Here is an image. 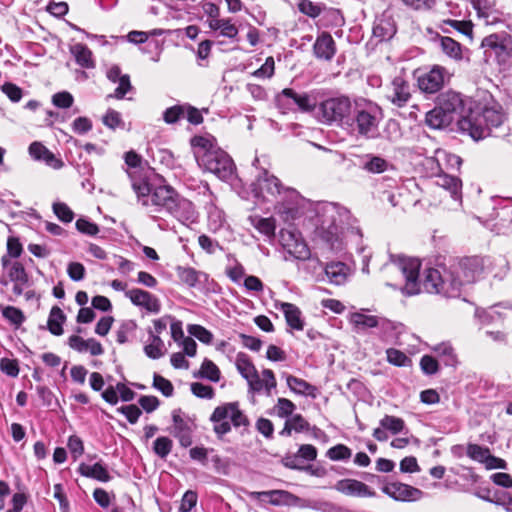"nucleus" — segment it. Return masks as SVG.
Segmentation results:
<instances>
[{
  "label": "nucleus",
  "instance_id": "4c0bfd02",
  "mask_svg": "<svg viewBox=\"0 0 512 512\" xmlns=\"http://www.w3.org/2000/svg\"><path fill=\"white\" fill-rule=\"evenodd\" d=\"M288 387L295 393L300 395H312L315 387L303 379L289 375L286 378Z\"/></svg>",
  "mask_w": 512,
  "mask_h": 512
},
{
  "label": "nucleus",
  "instance_id": "a18cd8bd",
  "mask_svg": "<svg viewBox=\"0 0 512 512\" xmlns=\"http://www.w3.org/2000/svg\"><path fill=\"white\" fill-rule=\"evenodd\" d=\"M351 455V449L343 444L335 445L327 451V457L333 461L347 460Z\"/></svg>",
  "mask_w": 512,
  "mask_h": 512
},
{
  "label": "nucleus",
  "instance_id": "f03ea898",
  "mask_svg": "<svg viewBox=\"0 0 512 512\" xmlns=\"http://www.w3.org/2000/svg\"><path fill=\"white\" fill-rule=\"evenodd\" d=\"M321 222L315 229V237L331 251L343 249L344 233L362 237L361 230L354 223L356 220L350 211L335 203H327L321 207Z\"/></svg>",
  "mask_w": 512,
  "mask_h": 512
},
{
  "label": "nucleus",
  "instance_id": "8fccbe9b",
  "mask_svg": "<svg viewBox=\"0 0 512 512\" xmlns=\"http://www.w3.org/2000/svg\"><path fill=\"white\" fill-rule=\"evenodd\" d=\"M254 227L266 236H274L275 233V220L273 218H259L254 223Z\"/></svg>",
  "mask_w": 512,
  "mask_h": 512
},
{
  "label": "nucleus",
  "instance_id": "0e129e2a",
  "mask_svg": "<svg viewBox=\"0 0 512 512\" xmlns=\"http://www.w3.org/2000/svg\"><path fill=\"white\" fill-rule=\"evenodd\" d=\"M196 503L197 493L192 490H188L182 497L179 509L181 512H190L195 507Z\"/></svg>",
  "mask_w": 512,
  "mask_h": 512
},
{
  "label": "nucleus",
  "instance_id": "e2e57ef3",
  "mask_svg": "<svg viewBox=\"0 0 512 512\" xmlns=\"http://www.w3.org/2000/svg\"><path fill=\"white\" fill-rule=\"evenodd\" d=\"M233 408L232 403L225 404L223 406H218L213 411L210 420L214 423L225 421L230 417V411Z\"/></svg>",
  "mask_w": 512,
  "mask_h": 512
},
{
  "label": "nucleus",
  "instance_id": "de8ad7c7",
  "mask_svg": "<svg viewBox=\"0 0 512 512\" xmlns=\"http://www.w3.org/2000/svg\"><path fill=\"white\" fill-rule=\"evenodd\" d=\"M352 322L362 328H374L379 324V320L376 316L365 315L361 313H355L352 315Z\"/></svg>",
  "mask_w": 512,
  "mask_h": 512
},
{
  "label": "nucleus",
  "instance_id": "0eeeda50",
  "mask_svg": "<svg viewBox=\"0 0 512 512\" xmlns=\"http://www.w3.org/2000/svg\"><path fill=\"white\" fill-rule=\"evenodd\" d=\"M352 103L349 97L341 95L322 101L319 105V113L323 123L343 126L350 124Z\"/></svg>",
  "mask_w": 512,
  "mask_h": 512
},
{
  "label": "nucleus",
  "instance_id": "20e7f679",
  "mask_svg": "<svg viewBox=\"0 0 512 512\" xmlns=\"http://www.w3.org/2000/svg\"><path fill=\"white\" fill-rule=\"evenodd\" d=\"M235 365L238 372L247 381L249 392L259 393L264 390L267 396H271L272 389L277 385L274 372L271 369H264L260 376L249 356L242 352L237 354Z\"/></svg>",
  "mask_w": 512,
  "mask_h": 512
},
{
  "label": "nucleus",
  "instance_id": "864d4df0",
  "mask_svg": "<svg viewBox=\"0 0 512 512\" xmlns=\"http://www.w3.org/2000/svg\"><path fill=\"white\" fill-rule=\"evenodd\" d=\"M192 393L199 398L212 399L214 396V389L209 385H204L200 382L191 384Z\"/></svg>",
  "mask_w": 512,
  "mask_h": 512
},
{
  "label": "nucleus",
  "instance_id": "052dcab7",
  "mask_svg": "<svg viewBox=\"0 0 512 512\" xmlns=\"http://www.w3.org/2000/svg\"><path fill=\"white\" fill-rule=\"evenodd\" d=\"M117 411L124 414L131 424H135L142 414L141 409L134 404L121 406Z\"/></svg>",
  "mask_w": 512,
  "mask_h": 512
},
{
  "label": "nucleus",
  "instance_id": "f704fd0d",
  "mask_svg": "<svg viewBox=\"0 0 512 512\" xmlns=\"http://www.w3.org/2000/svg\"><path fill=\"white\" fill-rule=\"evenodd\" d=\"M151 342L144 347L145 354L151 359H159L165 354L164 342L158 336L149 331Z\"/></svg>",
  "mask_w": 512,
  "mask_h": 512
},
{
  "label": "nucleus",
  "instance_id": "6e6552de",
  "mask_svg": "<svg viewBox=\"0 0 512 512\" xmlns=\"http://www.w3.org/2000/svg\"><path fill=\"white\" fill-rule=\"evenodd\" d=\"M197 161L205 170L215 174L221 180H228L233 176L235 165L231 157L222 149L208 150L202 155L196 154Z\"/></svg>",
  "mask_w": 512,
  "mask_h": 512
},
{
  "label": "nucleus",
  "instance_id": "423d86ee",
  "mask_svg": "<svg viewBox=\"0 0 512 512\" xmlns=\"http://www.w3.org/2000/svg\"><path fill=\"white\" fill-rule=\"evenodd\" d=\"M483 271V261L480 257H465L454 260L448 265V276L457 283V296L463 286L475 282Z\"/></svg>",
  "mask_w": 512,
  "mask_h": 512
},
{
  "label": "nucleus",
  "instance_id": "49530a36",
  "mask_svg": "<svg viewBox=\"0 0 512 512\" xmlns=\"http://www.w3.org/2000/svg\"><path fill=\"white\" fill-rule=\"evenodd\" d=\"M188 332L196 337L199 341L210 344L213 340L212 333L207 330L205 327L198 324H191L188 326Z\"/></svg>",
  "mask_w": 512,
  "mask_h": 512
},
{
  "label": "nucleus",
  "instance_id": "4be33fe9",
  "mask_svg": "<svg viewBox=\"0 0 512 512\" xmlns=\"http://www.w3.org/2000/svg\"><path fill=\"white\" fill-rule=\"evenodd\" d=\"M419 88L426 93H436L444 85V70L434 67L418 79Z\"/></svg>",
  "mask_w": 512,
  "mask_h": 512
},
{
  "label": "nucleus",
  "instance_id": "b1692460",
  "mask_svg": "<svg viewBox=\"0 0 512 512\" xmlns=\"http://www.w3.org/2000/svg\"><path fill=\"white\" fill-rule=\"evenodd\" d=\"M454 119L446 113L443 108L436 103V106L426 113L425 122L433 129H443L448 127Z\"/></svg>",
  "mask_w": 512,
  "mask_h": 512
},
{
  "label": "nucleus",
  "instance_id": "7ed1b4c3",
  "mask_svg": "<svg viewBox=\"0 0 512 512\" xmlns=\"http://www.w3.org/2000/svg\"><path fill=\"white\" fill-rule=\"evenodd\" d=\"M506 120L507 117L501 108H485L482 113L469 109L467 117L459 120V130L476 141L487 136L505 138L510 132Z\"/></svg>",
  "mask_w": 512,
  "mask_h": 512
},
{
  "label": "nucleus",
  "instance_id": "a878e982",
  "mask_svg": "<svg viewBox=\"0 0 512 512\" xmlns=\"http://www.w3.org/2000/svg\"><path fill=\"white\" fill-rule=\"evenodd\" d=\"M280 308L284 313L287 324L292 329L303 330L304 323L301 318V311L296 305L287 302H282L280 304Z\"/></svg>",
  "mask_w": 512,
  "mask_h": 512
},
{
  "label": "nucleus",
  "instance_id": "f3484780",
  "mask_svg": "<svg viewBox=\"0 0 512 512\" xmlns=\"http://www.w3.org/2000/svg\"><path fill=\"white\" fill-rule=\"evenodd\" d=\"M387 99L398 107L405 105L410 97V85L402 77H395L387 87Z\"/></svg>",
  "mask_w": 512,
  "mask_h": 512
},
{
  "label": "nucleus",
  "instance_id": "13d9d810",
  "mask_svg": "<svg viewBox=\"0 0 512 512\" xmlns=\"http://www.w3.org/2000/svg\"><path fill=\"white\" fill-rule=\"evenodd\" d=\"M1 90L12 102H19L23 96L22 89L10 82L3 84Z\"/></svg>",
  "mask_w": 512,
  "mask_h": 512
},
{
  "label": "nucleus",
  "instance_id": "3c124183",
  "mask_svg": "<svg viewBox=\"0 0 512 512\" xmlns=\"http://www.w3.org/2000/svg\"><path fill=\"white\" fill-rule=\"evenodd\" d=\"M295 404L286 398H278L275 409L277 411V415L281 418H287L293 414L295 410Z\"/></svg>",
  "mask_w": 512,
  "mask_h": 512
},
{
  "label": "nucleus",
  "instance_id": "473e14b6",
  "mask_svg": "<svg viewBox=\"0 0 512 512\" xmlns=\"http://www.w3.org/2000/svg\"><path fill=\"white\" fill-rule=\"evenodd\" d=\"M208 25L212 30H220V35L224 37L235 38L238 34L237 27L229 19L213 18L208 21Z\"/></svg>",
  "mask_w": 512,
  "mask_h": 512
},
{
  "label": "nucleus",
  "instance_id": "a19ab883",
  "mask_svg": "<svg viewBox=\"0 0 512 512\" xmlns=\"http://www.w3.org/2000/svg\"><path fill=\"white\" fill-rule=\"evenodd\" d=\"M173 447V442L170 438L161 436L154 441L153 451L160 458H166Z\"/></svg>",
  "mask_w": 512,
  "mask_h": 512
},
{
  "label": "nucleus",
  "instance_id": "1a4fd4ad",
  "mask_svg": "<svg viewBox=\"0 0 512 512\" xmlns=\"http://www.w3.org/2000/svg\"><path fill=\"white\" fill-rule=\"evenodd\" d=\"M380 119V109L375 105H368L366 108L355 110L354 118L350 120L349 125H355L354 129L359 135L373 138L377 134Z\"/></svg>",
  "mask_w": 512,
  "mask_h": 512
},
{
  "label": "nucleus",
  "instance_id": "ea45409f",
  "mask_svg": "<svg viewBox=\"0 0 512 512\" xmlns=\"http://www.w3.org/2000/svg\"><path fill=\"white\" fill-rule=\"evenodd\" d=\"M8 276L12 282H20L22 284L29 283V277L25 271V268L18 261H15L11 264V267L8 271Z\"/></svg>",
  "mask_w": 512,
  "mask_h": 512
},
{
  "label": "nucleus",
  "instance_id": "774afa93",
  "mask_svg": "<svg viewBox=\"0 0 512 512\" xmlns=\"http://www.w3.org/2000/svg\"><path fill=\"white\" fill-rule=\"evenodd\" d=\"M291 424L293 430L297 433L305 432L310 430V424L304 419L301 414L292 415L287 419Z\"/></svg>",
  "mask_w": 512,
  "mask_h": 512
},
{
  "label": "nucleus",
  "instance_id": "603ef678",
  "mask_svg": "<svg viewBox=\"0 0 512 512\" xmlns=\"http://www.w3.org/2000/svg\"><path fill=\"white\" fill-rule=\"evenodd\" d=\"M102 120L103 124L111 129L124 125L121 114L114 109H108Z\"/></svg>",
  "mask_w": 512,
  "mask_h": 512
},
{
  "label": "nucleus",
  "instance_id": "5fc2aeb1",
  "mask_svg": "<svg viewBox=\"0 0 512 512\" xmlns=\"http://www.w3.org/2000/svg\"><path fill=\"white\" fill-rule=\"evenodd\" d=\"M2 315L15 325H20L25 317L22 311L13 306H7L2 310Z\"/></svg>",
  "mask_w": 512,
  "mask_h": 512
},
{
  "label": "nucleus",
  "instance_id": "bb28decb",
  "mask_svg": "<svg viewBox=\"0 0 512 512\" xmlns=\"http://www.w3.org/2000/svg\"><path fill=\"white\" fill-rule=\"evenodd\" d=\"M396 33V26L391 18L383 17L373 27V36L380 42L391 39Z\"/></svg>",
  "mask_w": 512,
  "mask_h": 512
},
{
  "label": "nucleus",
  "instance_id": "2eb2a0df",
  "mask_svg": "<svg viewBox=\"0 0 512 512\" xmlns=\"http://www.w3.org/2000/svg\"><path fill=\"white\" fill-rule=\"evenodd\" d=\"M249 495L256 500H261L264 497L269 498L268 501L273 506H291L296 505L299 501L298 496L287 490L254 491Z\"/></svg>",
  "mask_w": 512,
  "mask_h": 512
},
{
  "label": "nucleus",
  "instance_id": "72a5a7b5",
  "mask_svg": "<svg viewBox=\"0 0 512 512\" xmlns=\"http://www.w3.org/2000/svg\"><path fill=\"white\" fill-rule=\"evenodd\" d=\"M176 273L180 281L189 287H195L199 283L200 277L204 276L202 272L192 267L184 266H177Z\"/></svg>",
  "mask_w": 512,
  "mask_h": 512
},
{
  "label": "nucleus",
  "instance_id": "9b49d317",
  "mask_svg": "<svg viewBox=\"0 0 512 512\" xmlns=\"http://www.w3.org/2000/svg\"><path fill=\"white\" fill-rule=\"evenodd\" d=\"M481 48L484 50L486 61L494 56L496 61L501 64L505 63L510 56L508 40L501 34H490L483 38Z\"/></svg>",
  "mask_w": 512,
  "mask_h": 512
},
{
  "label": "nucleus",
  "instance_id": "2f4dec72",
  "mask_svg": "<svg viewBox=\"0 0 512 512\" xmlns=\"http://www.w3.org/2000/svg\"><path fill=\"white\" fill-rule=\"evenodd\" d=\"M389 163L380 156L367 154L362 161V168L369 173L379 174L387 170Z\"/></svg>",
  "mask_w": 512,
  "mask_h": 512
},
{
  "label": "nucleus",
  "instance_id": "6ab92c4d",
  "mask_svg": "<svg viewBox=\"0 0 512 512\" xmlns=\"http://www.w3.org/2000/svg\"><path fill=\"white\" fill-rule=\"evenodd\" d=\"M106 76L111 82H118V87L115 89L114 93L109 94L107 98L123 99L132 89L130 76L128 74H122L118 65L111 66L107 70Z\"/></svg>",
  "mask_w": 512,
  "mask_h": 512
},
{
  "label": "nucleus",
  "instance_id": "a211bd4d",
  "mask_svg": "<svg viewBox=\"0 0 512 512\" xmlns=\"http://www.w3.org/2000/svg\"><path fill=\"white\" fill-rule=\"evenodd\" d=\"M334 488L347 496L374 497L376 495L368 485L356 479L339 480Z\"/></svg>",
  "mask_w": 512,
  "mask_h": 512
},
{
  "label": "nucleus",
  "instance_id": "58836bf2",
  "mask_svg": "<svg viewBox=\"0 0 512 512\" xmlns=\"http://www.w3.org/2000/svg\"><path fill=\"white\" fill-rule=\"evenodd\" d=\"M380 426L383 429L390 431L392 434H399L405 427V422L402 418L385 415L380 420Z\"/></svg>",
  "mask_w": 512,
  "mask_h": 512
},
{
  "label": "nucleus",
  "instance_id": "4468645a",
  "mask_svg": "<svg viewBox=\"0 0 512 512\" xmlns=\"http://www.w3.org/2000/svg\"><path fill=\"white\" fill-rule=\"evenodd\" d=\"M254 186L256 196L262 198L276 197L284 189L280 180L274 175L269 174L267 170H263L258 175Z\"/></svg>",
  "mask_w": 512,
  "mask_h": 512
},
{
  "label": "nucleus",
  "instance_id": "680f3d73",
  "mask_svg": "<svg viewBox=\"0 0 512 512\" xmlns=\"http://www.w3.org/2000/svg\"><path fill=\"white\" fill-rule=\"evenodd\" d=\"M73 101V96L66 91L58 92L52 97V103L59 108H69L72 106Z\"/></svg>",
  "mask_w": 512,
  "mask_h": 512
},
{
  "label": "nucleus",
  "instance_id": "dca6fc26",
  "mask_svg": "<svg viewBox=\"0 0 512 512\" xmlns=\"http://www.w3.org/2000/svg\"><path fill=\"white\" fill-rule=\"evenodd\" d=\"M382 491L397 501H413L420 498L422 491L400 482L388 483Z\"/></svg>",
  "mask_w": 512,
  "mask_h": 512
},
{
  "label": "nucleus",
  "instance_id": "69168bd1",
  "mask_svg": "<svg viewBox=\"0 0 512 512\" xmlns=\"http://www.w3.org/2000/svg\"><path fill=\"white\" fill-rule=\"evenodd\" d=\"M233 408L230 411V419L235 427L247 426L249 424L248 418L238 408V403L234 402Z\"/></svg>",
  "mask_w": 512,
  "mask_h": 512
},
{
  "label": "nucleus",
  "instance_id": "39448f33",
  "mask_svg": "<svg viewBox=\"0 0 512 512\" xmlns=\"http://www.w3.org/2000/svg\"><path fill=\"white\" fill-rule=\"evenodd\" d=\"M132 188L137 194L138 200L141 201L143 206L149 205V200L152 205L160 207L167 211L169 206L173 203V199L177 192L168 185L154 186L147 180L132 181Z\"/></svg>",
  "mask_w": 512,
  "mask_h": 512
},
{
  "label": "nucleus",
  "instance_id": "09e8293b",
  "mask_svg": "<svg viewBox=\"0 0 512 512\" xmlns=\"http://www.w3.org/2000/svg\"><path fill=\"white\" fill-rule=\"evenodd\" d=\"M386 354L388 362L395 366H406L411 361L405 353L394 348L387 349Z\"/></svg>",
  "mask_w": 512,
  "mask_h": 512
},
{
  "label": "nucleus",
  "instance_id": "79ce46f5",
  "mask_svg": "<svg viewBox=\"0 0 512 512\" xmlns=\"http://www.w3.org/2000/svg\"><path fill=\"white\" fill-rule=\"evenodd\" d=\"M467 455L480 463H486L488 456L490 455V450L487 447H482L478 444H469L467 446Z\"/></svg>",
  "mask_w": 512,
  "mask_h": 512
},
{
  "label": "nucleus",
  "instance_id": "5701e85b",
  "mask_svg": "<svg viewBox=\"0 0 512 512\" xmlns=\"http://www.w3.org/2000/svg\"><path fill=\"white\" fill-rule=\"evenodd\" d=\"M313 51L317 58L331 60L336 52L335 41L329 33L319 35L313 45Z\"/></svg>",
  "mask_w": 512,
  "mask_h": 512
},
{
  "label": "nucleus",
  "instance_id": "c03bdc74",
  "mask_svg": "<svg viewBox=\"0 0 512 512\" xmlns=\"http://www.w3.org/2000/svg\"><path fill=\"white\" fill-rule=\"evenodd\" d=\"M52 208L54 214L60 221L64 223H70L73 220L74 213L66 203L54 202Z\"/></svg>",
  "mask_w": 512,
  "mask_h": 512
},
{
  "label": "nucleus",
  "instance_id": "4d7b16f0",
  "mask_svg": "<svg viewBox=\"0 0 512 512\" xmlns=\"http://www.w3.org/2000/svg\"><path fill=\"white\" fill-rule=\"evenodd\" d=\"M153 386L160 390L166 397H169L173 394L174 389L172 383L158 374L154 375Z\"/></svg>",
  "mask_w": 512,
  "mask_h": 512
},
{
  "label": "nucleus",
  "instance_id": "7c9ffc66",
  "mask_svg": "<svg viewBox=\"0 0 512 512\" xmlns=\"http://www.w3.org/2000/svg\"><path fill=\"white\" fill-rule=\"evenodd\" d=\"M66 320V316L58 306H53L50 310L47 328L51 334L60 336L63 334V323Z\"/></svg>",
  "mask_w": 512,
  "mask_h": 512
},
{
  "label": "nucleus",
  "instance_id": "f8f14e48",
  "mask_svg": "<svg viewBox=\"0 0 512 512\" xmlns=\"http://www.w3.org/2000/svg\"><path fill=\"white\" fill-rule=\"evenodd\" d=\"M277 103L280 107L290 108L295 104L303 112H311L316 107V100L307 93L298 94L291 88H285L277 96Z\"/></svg>",
  "mask_w": 512,
  "mask_h": 512
},
{
  "label": "nucleus",
  "instance_id": "c85d7f7f",
  "mask_svg": "<svg viewBox=\"0 0 512 512\" xmlns=\"http://www.w3.org/2000/svg\"><path fill=\"white\" fill-rule=\"evenodd\" d=\"M78 471L85 477L93 478L101 482H108L111 478L107 469L101 463H95L93 465L82 463Z\"/></svg>",
  "mask_w": 512,
  "mask_h": 512
},
{
  "label": "nucleus",
  "instance_id": "c756f323",
  "mask_svg": "<svg viewBox=\"0 0 512 512\" xmlns=\"http://www.w3.org/2000/svg\"><path fill=\"white\" fill-rule=\"evenodd\" d=\"M70 51L75 57L77 64L81 67L87 69L95 67V63L92 58V52L86 45L77 43L71 46Z\"/></svg>",
  "mask_w": 512,
  "mask_h": 512
},
{
  "label": "nucleus",
  "instance_id": "9d476101",
  "mask_svg": "<svg viewBox=\"0 0 512 512\" xmlns=\"http://www.w3.org/2000/svg\"><path fill=\"white\" fill-rule=\"evenodd\" d=\"M279 241L284 250L295 259L310 260L311 253L309 247L295 232L282 229L279 233ZM311 261L315 263V267L322 266L318 258L311 259Z\"/></svg>",
  "mask_w": 512,
  "mask_h": 512
},
{
  "label": "nucleus",
  "instance_id": "c9c22d12",
  "mask_svg": "<svg viewBox=\"0 0 512 512\" xmlns=\"http://www.w3.org/2000/svg\"><path fill=\"white\" fill-rule=\"evenodd\" d=\"M440 46L447 56L460 60L462 59V48L460 43L452 39L451 37L443 36L440 38Z\"/></svg>",
  "mask_w": 512,
  "mask_h": 512
},
{
  "label": "nucleus",
  "instance_id": "e433bc0d",
  "mask_svg": "<svg viewBox=\"0 0 512 512\" xmlns=\"http://www.w3.org/2000/svg\"><path fill=\"white\" fill-rule=\"evenodd\" d=\"M195 377L205 378L212 382L220 380L219 368L209 359H204L198 373L194 374Z\"/></svg>",
  "mask_w": 512,
  "mask_h": 512
},
{
  "label": "nucleus",
  "instance_id": "393cba45",
  "mask_svg": "<svg viewBox=\"0 0 512 512\" xmlns=\"http://www.w3.org/2000/svg\"><path fill=\"white\" fill-rule=\"evenodd\" d=\"M349 271V267L343 262H331L324 267L329 282L335 285H343L347 281Z\"/></svg>",
  "mask_w": 512,
  "mask_h": 512
},
{
  "label": "nucleus",
  "instance_id": "ddd939ff",
  "mask_svg": "<svg viewBox=\"0 0 512 512\" xmlns=\"http://www.w3.org/2000/svg\"><path fill=\"white\" fill-rule=\"evenodd\" d=\"M436 103L440 105L446 113H449V116H451L454 121L457 120L458 126L459 120L463 117H467V115H464V102L459 93L454 91L441 93L437 97Z\"/></svg>",
  "mask_w": 512,
  "mask_h": 512
},
{
  "label": "nucleus",
  "instance_id": "338daca9",
  "mask_svg": "<svg viewBox=\"0 0 512 512\" xmlns=\"http://www.w3.org/2000/svg\"><path fill=\"white\" fill-rule=\"evenodd\" d=\"M420 366L422 371L427 375H433L438 371L437 360L429 355H424L420 360Z\"/></svg>",
  "mask_w": 512,
  "mask_h": 512
},
{
  "label": "nucleus",
  "instance_id": "f257e3e1",
  "mask_svg": "<svg viewBox=\"0 0 512 512\" xmlns=\"http://www.w3.org/2000/svg\"><path fill=\"white\" fill-rule=\"evenodd\" d=\"M420 261L413 258H399L392 265L397 273L405 280L404 285L386 283V285L399 289L405 296H414L421 292L441 294L446 297H457V283L448 276V266L441 265L424 271L419 280Z\"/></svg>",
  "mask_w": 512,
  "mask_h": 512
},
{
  "label": "nucleus",
  "instance_id": "aec40b11",
  "mask_svg": "<svg viewBox=\"0 0 512 512\" xmlns=\"http://www.w3.org/2000/svg\"><path fill=\"white\" fill-rule=\"evenodd\" d=\"M167 212L182 223L193 221L196 214L193 203L181 197L178 193L174 197L173 203L167 209Z\"/></svg>",
  "mask_w": 512,
  "mask_h": 512
},
{
  "label": "nucleus",
  "instance_id": "bf43d9fd",
  "mask_svg": "<svg viewBox=\"0 0 512 512\" xmlns=\"http://www.w3.org/2000/svg\"><path fill=\"white\" fill-rule=\"evenodd\" d=\"M298 9L301 13L310 16L312 18H315L320 15L321 8L320 6L314 4L310 0H301L298 3Z\"/></svg>",
  "mask_w": 512,
  "mask_h": 512
},
{
  "label": "nucleus",
  "instance_id": "6e6d98bb",
  "mask_svg": "<svg viewBox=\"0 0 512 512\" xmlns=\"http://www.w3.org/2000/svg\"><path fill=\"white\" fill-rule=\"evenodd\" d=\"M76 229L83 233L90 236H94L99 232V227L97 224L90 222L87 219L79 218L75 223Z\"/></svg>",
  "mask_w": 512,
  "mask_h": 512
},
{
  "label": "nucleus",
  "instance_id": "412c9836",
  "mask_svg": "<svg viewBox=\"0 0 512 512\" xmlns=\"http://www.w3.org/2000/svg\"><path fill=\"white\" fill-rule=\"evenodd\" d=\"M126 297H128L131 302L135 306L143 307L149 312L158 313L161 308V304L159 300L153 296L151 293L141 290V289H132L125 292Z\"/></svg>",
  "mask_w": 512,
  "mask_h": 512
},
{
  "label": "nucleus",
  "instance_id": "37998d69",
  "mask_svg": "<svg viewBox=\"0 0 512 512\" xmlns=\"http://www.w3.org/2000/svg\"><path fill=\"white\" fill-rule=\"evenodd\" d=\"M185 105H175L167 108L163 113V120L167 124H174L185 116Z\"/></svg>",
  "mask_w": 512,
  "mask_h": 512
},
{
  "label": "nucleus",
  "instance_id": "cd10ccee",
  "mask_svg": "<svg viewBox=\"0 0 512 512\" xmlns=\"http://www.w3.org/2000/svg\"><path fill=\"white\" fill-rule=\"evenodd\" d=\"M436 183L438 186L450 192V195L455 200L461 199L462 183L458 177L448 174L438 175Z\"/></svg>",
  "mask_w": 512,
  "mask_h": 512
}]
</instances>
